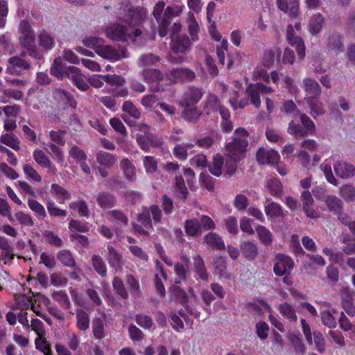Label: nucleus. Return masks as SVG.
<instances>
[{"instance_id": "3c124183", "label": "nucleus", "mask_w": 355, "mask_h": 355, "mask_svg": "<svg viewBox=\"0 0 355 355\" xmlns=\"http://www.w3.org/2000/svg\"><path fill=\"white\" fill-rule=\"evenodd\" d=\"M53 299L56 301L62 308L69 309L71 306L70 300L67 295L63 291H54L52 293Z\"/></svg>"}, {"instance_id": "052dcab7", "label": "nucleus", "mask_w": 355, "mask_h": 355, "mask_svg": "<svg viewBox=\"0 0 355 355\" xmlns=\"http://www.w3.org/2000/svg\"><path fill=\"white\" fill-rule=\"evenodd\" d=\"M69 157L76 160L77 163L85 161L87 155L85 153L77 146H73L69 150Z\"/></svg>"}, {"instance_id": "c756f323", "label": "nucleus", "mask_w": 355, "mask_h": 355, "mask_svg": "<svg viewBox=\"0 0 355 355\" xmlns=\"http://www.w3.org/2000/svg\"><path fill=\"white\" fill-rule=\"evenodd\" d=\"M96 201L98 205L103 209H107L114 207L116 204L115 197L105 192H100L96 196Z\"/></svg>"}, {"instance_id": "4c0bfd02", "label": "nucleus", "mask_w": 355, "mask_h": 355, "mask_svg": "<svg viewBox=\"0 0 355 355\" xmlns=\"http://www.w3.org/2000/svg\"><path fill=\"white\" fill-rule=\"evenodd\" d=\"M328 47L336 53L344 51V45L341 41L340 35L334 33L328 40Z\"/></svg>"}, {"instance_id": "4468645a", "label": "nucleus", "mask_w": 355, "mask_h": 355, "mask_svg": "<svg viewBox=\"0 0 355 355\" xmlns=\"http://www.w3.org/2000/svg\"><path fill=\"white\" fill-rule=\"evenodd\" d=\"M336 175L342 179H349L355 176V166L343 161H338L334 165Z\"/></svg>"}, {"instance_id": "423d86ee", "label": "nucleus", "mask_w": 355, "mask_h": 355, "mask_svg": "<svg viewBox=\"0 0 355 355\" xmlns=\"http://www.w3.org/2000/svg\"><path fill=\"white\" fill-rule=\"evenodd\" d=\"M294 266L293 261L287 255L278 254L275 257V263L273 268L274 272L277 276L290 275Z\"/></svg>"}, {"instance_id": "c03bdc74", "label": "nucleus", "mask_w": 355, "mask_h": 355, "mask_svg": "<svg viewBox=\"0 0 355 355\" xmlns=\"http://www.w3.org/2000/svg\"><path fill=\"white\" fill-rule=\"evenodd\" d=\"M51 192L60 202H64L65 200L71 198L69 192L58 184H52Z\"/></svg>"}, {"instance_id": "7c9ffc66", "label": "nucleus", "mask_w": 355, "mask_h": 355, "mask_svg": "<svg viewBox=\"0 0 355 355\" xmlns=\"http://www.w3.org/2000/svg\"><path fill=\"white\" fill-rule=\"evenodd\" d=\"M184 110L182 112V118L189 123H196L201 116V112L197 107H183Z\"/></svg>"}, {"instance_id": "4d7b16f0", "label": "nucleus", "mask_w": 355, "mask_h": 355, "mask_svg": "<svg viewBox=\"0 0 355 355\" xmlns=\"http://www.w3.org/2000/svg\"><path fill=\"white\" fill-rule=\"evenodd\" d=\"M92 330L94 336L97 339L104 337V322L100 318H94L92 321Z\"/></svg>"}, {"instance_id": "603ef678", "label": "nucleus", "mask_w": 355, "mask_h": 355, "mask_svg": "<svg viewBox=\"0 0 355 355\" xmlns=\"http://www.w3.org/2000/svg\"><path fill=\"white\" fill-rule=\"evenodd\" d=\"M266 214L271 218H277L283 216L282 207L274 202H271L265 206Z\"/></svg>"}, {"instance_id": "473e14b6", "label": "nucleus", "mask_w": 355, "mask_h": 355, "mask_svg": "<svg viewBox=\"0 0 355 355\" xmlns=\"http://www.w3.org/2000/svg\"><path fill=\"white\" fill-rule=\"evenodd\" d=\"M246 94L255 107L259 108L261 106L260 95H261V92L259 91L257 83L250 85L246 89Z\"/></svg>"}, {"instance_id": "8fccbe9b", "label": "nucleus", "mask_w": 355, "mask_h": 355, "mask_svg": "<svg viewBox=\"0 0 355 355\" xmlns=\"http://www.w3.org/2000/svg\"><path fill=\"white\" fill-rule=\"evenodd\" d=\"M143 165L147 174L155 173L158 169V163L153 156L146 155L143 157Z\"/></svg>"}, {"instance_id": "6e6552de", "label": "nucleus", "mask_w": 355, "mask_h": 355, "mask_svg": "<svg viewBox=\"0 0 355 355\" xmlns=\"http://www.w3.org/2000/svg\"><path fill=\"white\" fill-rule=\"evenodd\" d=\"M144 80L150 85L151 88L157 92L164 89L160 83L163 80V74L157 69H145L143 71Z\"/></svg>"}, {"instance_id": "f8f14e48", "label": "nucleus", "mask_w": 355, "mask_h": 355, "mask_svg": "<svg viewBox=\"0 0 355 355\" xmlns=\"http://www.w3.org/2000/svg\"><path fill=\"white\" fill-rule=\"evenodd\" d=\"M300 200L302 202V209L306 216L311 218H317L319 217L318 212L313 207L314 200L311 193L308 190L302 192Z\"/></svg>"}, {"instance_id": "a18cd8bd", "label": "nucleus", "mask_w": 355, "mask_h": 355, "mask_svg": "<svg viewBox=\"0 0 355 355\" xmlns=\"http://www.w3.org/2000/svg\"><path fill=\"white\" fill-rule=\"evenodd\" d=\"M159 60V56L150 53L141 55L138 60L137 64L140 67H146L155 65Z\"/></svg>"}, {"instance_id": "2eb2a0df", "label": "nucleus", "mask_w": 355, "mask_h": 355, "mask_svg": "<svg viewBox=\"0 0 355 355\" xmlns=\"http://www.w3.org/2000/svg\"><path fill=\"white\" fill-rule=\"evenodd\" d=\"M278 8L291 18L299 15V0H277Z\"/></svg>"}, {"instance_id": "69168bd1", "label": "nucleus", "mask_w": 355, "mask_h": 355, "mask_svg": "<svg viewBox=\"0 0 355 355\" xmlns=\"http://www.w3.org/2000/svg\"><path fill=\"white\" fill-rule=\"evenodd\" d=\"M135 321L138 325L144 329H150L153 324L152 318L149 315L144 314L136 315Z\"/></svg>"}, {"instance_id": "bf43d9fd", "label": "nucleus", "mask_w": 355, "mask_h": 355, "mask_svg": "<svg viewBox=\"0 0 355 355\" xmlns=\"http://www.w3.org/2000/svg\"><path fill=\"white\" fill-rule=\"evenodd\" d=\"M188 28L192 40L193 41L197 40V33L199 31V25L197 23L193 14L191 12H189Z\"/></svg>"}, {"instance_id": "c85d7f7f", "label": "nucleus", "mask_w": 355, "mask_h": 355, "mask_svg": "<svg viewBox=\"0 0 355 355\" xmlns=\"http://www.w3.org/2000/svg\"><path fill=\"white\" fill-rule=\"evenodd\" d=\"M315 98L306 97L305 100L310 107V114L314 118L323 115L325 113L324 105L322 102L315 100Z\"/></svg>"}, {"instance_id": "2f4dec72", "label": "nucleus", "mask_w": 355, "mask_h": 355, "mask_svg": "<svg viewBox=\"0 0 355 355\" xmlns=\"http://www.w3.org/2000/svg\"><path fill=\"white\" fill-rule=\"evenodd\" d=\"M218 98L214 94L209 95L205 101L204 109L207 115L217 112L221 107Z\"/></svg>"}, {"instance_id": "680f3d73", "label": "nucleus", "mask_w": 355, "mask_h": 355, "mask_svg": "<svg viewBox=\"0 0 355 355\" xmlns=\"http://www.w3.org/2000/svg\"><path fill=\"white\" fill-rule=\"evenodd\" d=\"M289 338L295 352L304 354L306 352V347L303 344L302 338L295 334L291 335Z\"/></svg>"}, {"instance_id": "0eeeda50", "label": "nucleus", "mask_w": 355, "mask_h": 355, "mask_svg": "<svg viewBox=\"0 0 355 355\" xmlns=\"http://www.w3.org/2000/svg\"><path fill=\"white\" fill-rule=\"evenodd\" d=\"M202 89L195 87H190L184 92L178 104L180 107L195 106L202 98Z\"/></svg>"}, {"instance_id": "393cba45", "label": "nucleus", "mask_w": 355, "mask_h": 355, "mask_svg": "<svg viewBox=\"0 0 355 355\" xmlns=\"http://www.w3.org/2000/svg\"><path fill=\"white\" fill-rule=\"evenodd\" d=\"M53 98L64 106L74 107L76 105L73 96L68 92L60 88L56 89L53 92Z\"/></svg>"}, {"instance_id": "37998d69", "label": "nucleus", "mask_w": 355, "mask_h": 355, "mask_svg": "<svg viewBox=\"0 0 355 355\" xmlns=\"http://www.w3.org/2000/svg\"><path fill=\"white\" fill-rule=\"evenodd\" d=\"M76 326L80 331H85L89 327V315L83 309L76 311Z\"/></svg>"}, {"instance_id": "5fc2aeb1", "label": "nucleus", "mask_w": 355, "mask_h": 355, "mask_svg": "<svg viewBox=\"0 0 355 355\" xmlns=\"http://www.w3.org/2000/svg\"><path fill=\"white\" fill-rule=\"evenodd\" d=\"M320 169L323 172L326 180L331 184L334 186H337L338 182L337 179L334 177L331 170V165L330 163H327V160H325L320 165Z\"/></svg>"}, {"instance_id": "7ed1b4c3", "label": "nucleus", "mask_w": 355, "mask_h": 355, "mask_svg": "<svg viewBox=\"0 0 355 355\" xmlns=\"http://www.w3.org/2000/svg\"><path fill=\"white\" fill-rule=\"evenodd\" d=\"M248 132L245 128L236 129L232 141L226 144L227 156L236 157V159L243 158L248 145Z\"/></svg>"}, {"instance_id": "774afa93", "label": "nucleus", "mask_w": 355, "mask_h": 355, "mask_svg": "<svg viewBox=\"0 0 355 355\" xmlns=\"http://www.w3.org/2000/svg\"><path fill=\"white\" fill-rule=\"evenodd\" d=\"M128 332L130 339L134 342H141L144 338L142 331L134 324L129 326Z\"/></svg>"}, {"instance_id": "f3484780", "label": "nucleus", "mask_w": 355, "mask_h": 355, "mask_svg": "<svg viewBox=\"0 0 355 355\" xmlns=\"http://www.w3.org/2000/svg\"><path fill=\"white\" fill-rule=\"evenodd\" d=\"M302 88L305 92L306 97L317 98L321 94L319 83L311 78H304L302 82Z\"/></svg>"}, {"instance_id": "c9c22d12", "label": "nucleus", "mask_w": 355, "mask_h": 355, "mask_svg": "<svg viewBox=\"0 0 355 355\" xmlns=\"http://www.w3.org/2000/svg\"><path fill=\"white\" fill-rule=\"evenodd\" d=\"M0 141L15 150L17 151L20 150V141L13 133H6L1 135Z\"/></svg>"}, {"instance_id": "f704fd0d", "label": "nucleus", "mask_w": 355, "mask_h": 355, "mask_svg": "<svg viewBox=\"0 0 355 355\" xmlns=\"http://www.w3.org/2000/svg\"><path fill=\"white\" fill-rule=\"evenodd\" d=\"M224 162L225 159L220 154L214 155L212 163L209 166L210 173L216 177L220 176L223 173Z\"/></svg>"}, {"instance_id": "412c9836", "label": "nucleus", "mask_w": 355, "mask_h": 355, "mask_svg": "<svg viewBox=\"0 0 355 355\" xmlns=\"http://www.w3.org/2000/svg\"><path fill=\"white\" fill-rule=\"evenodd\" d=\"M190 46V40L186 35H178L175 39H172L171 49L174 54L185 53Z\"/></svg>"}, {"instance_id": "f03ea898", "label": "nucleus", "mask_w": 355, "mask_h": 355, "mask_svg": "<svg viewBox=\"0 0 355 355\" xmlns=\"http://www.w3.org/2000/svg\"><path fill=\"white\" fill-rule=\"evenodd\" d=\"M19 32L20 44L27 50L28 55L35 59H42L43 53L35 45L34 31L27 21L23 20L20 23Z\"/></svg>"}, {"instance_id": "864d4df0", "label": "nucleus", "mask_w": 355, "mask_h": 355, "mask_svg": "<svg viewBox=\"0 0 355 355\" xmlns=\"http://www.w3.org/2000/svg\"><path fill=\"white\" fill-rule=\"evenodd\" d=\"M92 263L94 270L102 277L107 274L106 265L103 259L99 256L94 254L92 258Z\"/></svg>"}, {"instance_id": "72a5a7b5", "label": "nucleus", "mask_w": 355, "mask_h": 355, "mask_svg": "<svg viewBox=\"0 0 355 355\" xmlns=\"http://www.w3.org/2000/svg\"><path fill=\"white\" fill-rule=\"evenodd\" d=\"M241 250L243 256L248 260H254L258 255V249L257 245L250 242L245 241L241 245Z\"/></svg>"}, {"instance_id": "9b49d317", "label": "nucleus", "mask_w": 355, "mask_h": 355, "mask_svg": "<svg viewBox=\"0 0 355 355\" xmlns=\"http://www.w3.org/2000/svg\"><path fill=\"white\" fill-rule=\"evenodd\" d=\"M286 39L288 42L295 47L298 57L302 60L305 56V47L302 38L295 35L294 28L288 25L286 29Z\"/></svg>"}, {"instance_id": "09e8293b", "label": "nucleus", "mask_w": 355, "mask_h": 355, "mask_svg": "<svg viewBox=\"0 0 355 355\" xmlns=\"http://www.w3.org/2000/svg\"><path fill=\"white\" fill-rule=\"evenodd\" d=\"M104 42L105 41L103 38L95 36L87 37L83 40V44L88 48L94 49L96 53L101 48Z\"/></svg>"}, {"instance_id": "338daca9", "label": "nucleus", "mask_w": 355, "mask_h": 355, "mask_svg": "<svg viewBox=\"0 0 355 355\" xmlns=\"http://www.w3.org/2000/svg\"><path fill=\"white\" fill-rule=\"evenodd\" d=\"M313 343L315 348L320 353L325 351V340L323 335L320 331H313Z\"/></svg>"}, {"instance_id": "b1692460", "label": "nucleus", "mask_w": 355, "mask_h": 355, "mask_svg": "<svg viewBox=\"0 0 355 355\" xmlns=\"http://www.w3.org/2000/svg\"><path fill=\"white\" fill-rule=\"evenodd\" d=\"M342 305L343 309L349 316L355 315V307L352 303V294L349 289L343 288L341 293Z\"/></svg>"}, {"instance_id": "0e129e2a", "label": "nucleus", "mask_w": 355, "mask_h": 355, "mask_svg": "<svg viewBox=\"0 0 355 355\" xmlns=\"http://www.w3.org/2000/svg\"><path fill=\"white\" fill-rule=\"evenodd\" d=\"M288 132L295 137H305L308 135L307 130H305L300 124H296L293 121H291L288 125Z\"/></svg>"}, {"instance_id": "e2e57ef3", "label": "nucleus", "mask_w": 355, "mask_h": 355, "mask_svg": "<svg viewBox=\"0 0 355 355\" xmlns=\"http://www.w3.org/2000/svg\"><path fill=\"white\" fill-rule=\"evenodd\" d=\"M69 207L73 209H77L78 214L81 216H89V209L87 205L84 200L71 202L69 204Z\"/></svg>"}, {"instance_id": "a19ab883", "label": "nucleus", "mask_w": 355, "mask_h": 355, "mask_svg": "<svg viewBox=\"0 0 355 355\" xmlns=\"http://www.w3.org/2000/svg\"><path fill=\"white\" fill-rule=\"evenodd\" d=\"M107 250L110 264L114 267L116 270L117 268H121L122 256L110 245H107Z\"/></svg>"}, {"instance_id": "13d9d810", "label": "nucleus", "mask_w": 355, "mask_h": 355, "mask_svg": "<svg viewBox=\"0 0 355 355\" xmlns=\"http://www.w3.org/2000/svg\"><path fill=\"white\" fill-rule=\"evenodd\" d=\"M240 159H236V157L227 156V154H226L224 162V169L229 175H232L235 173L237 168V162Z\"/></svg>"}, {"instance_id": "bb28decb", "label": "nucleus", "mask_w": 355, "mask_h": 355, "mask_svg": "<svg viewBox=\"0 0 355 355\" xmlns=\"http://www.w3.org/2000/svg\"><path fill=\"white\" fill-rule=\"evenodd\" d=\"M323 201L324 202L328 209L335 214L339 211L343 210V201L334 195H327L324 196Z\"/></svg>"}, {"instance_id": "39448f33", "label": "nucleus", "mask_w": 355, "mask_h": 355, "mask_svg": "<svg viewBox=\"0 0 355 355\" xmlns=\"http://www.w3.org/2000/svg\"><path fill=\"white\" fill-rule=\"evenodd\" d=\"M147 17V12L142 7H132L128 10L126 15L121 21L128 25L129 28L134 31L136 27L142 24Z\"/></svg>"}, {"instance_id": "6ab92c4d", "label": "nucleus", "mask_w": 355, "mask_h": 355, "mask_svg": "<svg viewBox=\"0 0 355 355\" xmlns=\"http://www.w3.org/2000/svg\"><path fill=\"white\" fill-rule=\"evenodd\" d=\"M170 79L173 82H178L180 80L191 81L193 80L195 77V73L186 68H177L171 71L169 73Z\"/></svg>"}, {"instance_id": "ea45409f", "label": "nucleus", "mask_w": 355, "mask_h": 355, "mask_svg": "<svg viewBox=\"0 0 355 355\" xmlns=\"http://www.w3.org/2000/svg\"><path fill=\"white\" fill-rule=\"evenodd\" d=\"M174 272L175 275V283L180 284L185 281L189 275V270L187 266L180 262L174 263Z\"/></svg>"}, {"instance_id": "20e7f679", "label": "nucleus", "mask_w": 355, "mask_h": 355, "mask_svg": "<svg viewBox=\"0 0 355 355\" xmlns=\"http://www.w3.org/2000/svg\"><path fill=\"white\" fill-rule=\"evenodd\" d=\"M51 73L60 79H62L64 76H66L72 83H74L83 76L81 71L78 67L73 66L67 67L65 65L62 58L60 57L55 59L53 65L51 68Z\"/></svg>"}, {"instance_id": "f257e3e1", "label": "nucleus", "mask_w": 355, "mask_h": 355, "mask_svg": "<svg viewBox=\"0 0 355 355\" xmlns=\"http://www.w3.org/2000/svg\"><path fill=\"white\" fill-rule=\"evenodd\" d=\"M121 22L112 24L105 28V36L112 40L125 42L128 39L134 42H142L145 40V35L141 28H135L134 31L129 26L122 24Z\"/></svg>"}, {"instance_id": "6e6d98bb", "label": "nucleus", "mask_w": 355, "mask_h": 355, "mask_svg": "<svg viewBox=\"0 0 355 355\" xmlns=\"http://www.w3.org/2000/svg\"><path fill=\"white\" fill-rule=\"evenodd\" d=\"M57 259L66 266L72 267L75 265V261L69 250L59 251L57 254Z\"/></svg>"}, {"instance_id": "e433bc0d", "label": "nucleus", "mask_w": 355, "mask_h": 355, "mask_svg": "<svg viewBox=\"0 0 355 355\" xmlns=\"http://www.w3.org/2000/svg\"><path fill=\"white\" fill-rule=\"evenodd\" d=\"M38 42L40 46L46 51L51 49L55 44L53 36L45 31H42L39 34Z\"/></svg>"}, {"instance_id": "9d476101", "label": "nucleus", "mask_w": 355, "mask_h": 355, "mask_svg": "<svg viewBox=\"0 0 355 355\" xmlns=\"http://www.w3.org/2000/svg\"><path fill=\"white\" fill-rule=\"evenodd\" d=\"M193 266L196 279L207 282L209 280L210 275L207 270L205 262L200 255L196 254L193 257Z\"/></svg>"}, {"instance_id": "5701e85b", "label": "nucleus", "mask_w": 355, "mask_h": 355, "mask_svg": "<svg viewBox=\"0 0 355 355\" xmlns=\"http://www.w3.org/2000/svg\"><path fill=\"white\" fill-rule=\"evenodd\" d=\"M120 168L127 180L131 182L136 180V168L128 158H123L121 160Z\"/></svg>"}, {"instance_id": "79ce46f5", "label": "nucleus", "mask_w": 355, "mask_h": 355, "mask_svg": "<svg viewBox=\"0 0 355 355\" xmlns=\"http://www.w3.org/2000/svg\"><path fill=\"white\" fill-rule=\"evenodd\" d=\"M184 8V4L179 0H176L172 5L168 6L164 12V16L166 17L179 16Z\"/></svg>"}, {"instance_id": "a878e982", "label": "nucleus", "mask_w": 355, "mask_h": 355, "mask_svg": "<svg viewBox=\"0 0 355 355\" xmlns=\"http://www.w3.org/2000/svg\"><path fill=\"white\" fill-rule=\"evenodd\" d=\"M324 24V17L320 13H317L313 15L309 23L308 30L312 35L319 33Z\"/></svg>"}, {"instance_id": "cd10ccee", "label": "nucleus", "mask_w": 355, "mask_h": 355, "mask_svg": "<svg viewBox=\"0 0 355 355\" xmlns=\"http://www.w3.org/2000/svg\"><path fill=\"white\" fill-rule=\"evenodd\" d=\"M278 311L282 315L290 322L295 323L297 320V316L294 308L288 303L284 302L279 305Z\"/></svg>"}, {"instance_id": "ddd939ff", "label": "nucleus", "mask_w": 355, "mask_h": 355, "mask_svg": "<svg viewBox=\"0 0 355 355\" xmlns=\"http://www.w3.org/2000/svg\"><path fill=\"white\" fill-rule=\"evenodd\" d=\"M257 159L261 164H275L279 162L280 156L275 150L260 148L257 153Z\"/></svg>"}, {"instance_id": "4be33fe9", "label": "nucleus", "mask_w": 355, "mask_h": 355, "mask_svg": "<svg viewBox=\"0 0 355 355\" xmlns=\"http://www.w3.org/2000/svg\"><path fill=\"white\" fill-rule=\"evenodd\" d=\"M117 160L116 155L111 154L104 150L96 153V161L102 166L110 168L114 166Z\"/></svg>"}, {"instance_id": "aec40b11", "label": "nucleus", "mask_w": 355, "mask_h": 355, "mask_svg": "<svg viewBox=\"0 0 355 355\" xmlns=\"http://www.w3.org/2000/svg\"><path fill=\"white\" fill-rule=\"evenodd\" d=\"M203 243L209 248L213 250H222L225 248V245L222 238L214 232H209L203 237Z\"/></svg>"}, {"instance_id": "58836bf2", "label": "nucleus", "mask_w": 355, "mask_h": 355, "mask_svg": "<svg viewBox=\"0 0 355 355\" xmlns=\"http://www.w3.org/2000/svg\"><path fill=\"white\" fill-rule=\"evenodd\" d=\"M184 229L189 236H195L201 234L202 227L197 220H187L184 223Z\"/></svg>"}, {"instance_id": "de8ad7c7", "label": "nucleus", "mask_w": 355, "mask_h": 355, "mask_svg": "<svg viewBox=\"0 0 355 355\" xmlns=\"http://www.w3.org/2000/svg\"><path fill=\"white\" fill-rule=\"evenodd\" d=\"M339 194L346 202L355 200V187L351 184H344L339 188Z\"/></svg>"}, {"instance_id": "49530a36", "label": "nucleus", "mask_w": 355, "mask_h": 355, "mask_svg": "<svg viewBox=\"0 0 355 355\" xmlns=\"http://www.w3.org/2000/svg\"><path fill=\"white\" fill-rule=\"evenodd\" d=\"M256 232L261 242L265 245H269L272 242V233L266 227L262 225H258L256 227Z\"/></svg>"}, {"instance_id": "1a4fd4ad", "label": "nucleus", "mask_w": 355, "mask_h": 355, "mask_svg": "<svg viewBox=\"0 0 355 355\" xmlns=\"http://www.w3.org/2000/svg\"><path fill=\"white\" fill-rule=\"evenodd\" d=\"M96 54L104 59L111 61H117L128 57L126 49H123L120 53L112 46L105 44L98 50Z\"/></svg>"}, {"instance_id": "a211bd4d", "label": "nucleus", "mask_w": 355, "mask_h": 355, "mask_svg": "<svg viewBox=\"0 0 355 355\" xmlns=\"http://www.w3.org/2000/svg\"><path fill=\"white\" fill-rule=\"evenodd\" d=\"M214 272L219 279H230L231 275L227 272V261L225 257H216L213 262Z\"/></svg>"}, {"instance_id": "dca6fc26", "label": "nucleus", "mask_w": 355, "mask_h": 355, "mask_svg": "<svg viewBox=\"0 0 355 355\" xmlns=\"http://www.w3.org/2000/svg\"><path fill=\"white\" fill-rule=\"evenodd\" d=\"M8 62L10 66L7 67L6 71L10 74L19 75L22 70L30 68V64L27 61L17 56L10 58Z\"/></svg>"}]
</instances>
